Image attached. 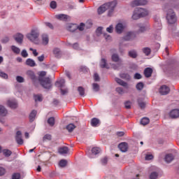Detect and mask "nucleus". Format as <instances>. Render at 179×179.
<instances>
[{
  "label": "nucleus",
  "mask_w": 179,
  "mask_h": 179,
  "mask_svg": "<svg viewBox=\"0 0 179 179\" xmlns=\"http://www.w3.org/2000/svg\"><path fill=\"white\" fill-rule=\"evenodd\" d=\"M117 0H114L103 4L98 8V15H103V13L108 9V16H111V15H113V12H114L115 6H117Z\"/></svg>",
  "instance_id": "nucleus-1"
},
{
  "label": "nucleus",
  "mask_w": 179,
  "mask_h": 179,
  "mask_svg": "<svg viewBox=\"0 0 179 179\" xmlns=\"http://www.w3.org/2000/svg\"><path fill=\"white\" fill-rule=\"evenodd\" d=\"M26 37L31 43H34L36 45L40 44V31L37 28L32 29L31 31L27 34Z\"/></svg>",
  "instance_id": "nucleus-2"
},
{
  "label": "nucleus",
  "mask_w": 179,
  "mask_h": 179,
  "mask_svg": "<svg viewBox=\"0 0 179 179\" xmlns=\"http://www.w3.org/2000/svg\"><path fill=\"white\" fill-rule=\"evenodd\" d=\"M39 83L43 87L44 89H51L52 86V83L51 82V78L47 77H39L38 79Z\"/></svg>",
  "instance_id": "nucleus-3"
},
{
  "label": "nucleus",
  "mask_w": 179,
  "mask_h": 179,
  "mask_svg": "<svg viewBox=\"0 0 179 179\" xmlns=\"http://www.w3.org/2000/svg\"><path fill=\"white\" fill-rule=\"evenodd\" d=\"M166 20H168V23L169 24H174L177 21V18L176 17V13L173 11V9H169L166 13Z\"/></svg>",
  "instance_id": "nucleus-4"
},
{
  "label": "nucleus",
  "mask_w": 179,
  "mask_h": 179,
  "mask_svg": "<svg viewBox=\"0 0 179 179\" xmlns=\"http://www.w3.org/2000/svg\"><path fill=\"white\" fill-rule=\"evenodd\" d=\"M125 29H127V24L125 22H119L115 26V31L117 34H121Z\"/></svg>",
  "instance_id": "nucleus-5"
},
{
  "label": "nucleus",
  "mask_w": 179,
  "mask_h": 179,
  "mask_svg": "<svg viewBox=\"0 0 179 179\" xmlns=\"http://www.w3.org/2000/svg\"><path fill=\"white\" fill-rule=\"evenodd\" d=\"M143 5H148L147 0H134L131 3L132 8H135V6H142Z\"/></svg>",
  "instance_id": "nucleus-6"
},
{
  "label": "nucleus",
  "mask_w": 179,
  "mask_h": 179,
  "mask_svg": "<svg viewBox=\"0 0 179 179\" xmlns=\"http://www.w3.org/2000/svg\"><path fill=\"white\" fill-rule=\"evenodd\" d=\"M56 19L62 22H68L71 20V16L66 14H58L55 15Z\"/></svg>",
  "instance_id": "nucleus-7"
},
{
  "label": "nucleus",
  "mask_w": 179,
  "mask_h": 179,
  "mask_svg": "<svg viewBox=\"0 0 179 179\" xmlns=\"http://www.w3.org/2000/svg\"><path fill=\"white\" fill-rule=\"evenodd\" d=\"M26 73L28 78H30L34 83H36V82L38 80V79H37V76H36V73H34V71L31 70H28Z\"/></svg>",
  "instance_id": "nucleus-8"
},
{
  "label": "nucleus",
  "mask_w": 179,
  "mask_h": 179,
  "mask_svg": "<svg viewBox=\"0 0 179 179\" xmlns=\"http://www.w3.org/2000/svg\"><path fill=\"white\" fill-rule=\"evenodd\" d=\"M136 11L138 12L141 17H145L149 15V10L146 8H136Z\"/></svg>",
  "instance_id": "nucleus-9"
},
{
  "label": "nucleus",
  "mask_w": 179,
  "mask_h": 179,
  "mask_svg": "<svg viewBox=\"0 0 179 179\" xmlns=\"http://www.w3.org/2000/svg\"><path fill=\"white\" fill-rule=\"evenodd\" d=\"M159 93L162 96H166V94H169V93H170V88L167 87V85H162L159 88Z\"/></svg>",
  "instance_id": "nucleus-10"
},
{
  "label": "nucleus",
  "mask_w": 179,
  "mask_h": 179,
  "mask_svg": "<svg viewBox=\"0 0 179 179\" xmlns=\"http://www.w3.org/2000/svg\"><path fill=\"white\" fill-rule=\"evenodd\" d=\"M15 141L18 145L23 144V138H22V131H17L15 136Z\"/></svg>",
  "instance_id": "nucleus-11"
},
{
  "label": "nucleus",
  "mask_w": 179,
  "mask_h": 179,
  "mask_svg": "<svg viewBox=\"0 0 179 179\" xmlns=\"http://www.w3.org/2000/svg\"><path fill=\"white\" fill-rule=\"evenodd\" d=\"M41 40L43 45H48V43L50 42V38L47 34H43L41 35Z\"/></svg>",
  "instance_id": "nucleus-12"
},
{
  "label": "nucleus",
  "mask_w": 179,
  "mask_h": 179,
  "mask_svg": "<svg viewBox=\"0 0 179 179\" xmlns=\"http://www.w3.org/2000/svg\"><path fill=\"white\" fill-rule=\"evenodd\" d=\"M169 117L171 118H178L179 117V109H173L170 111Z\"/></svg>",
  "instance_id": "nucleus-13"
},
{
  "label": "nucleus",
  "mask_w": 179,
  "mask_h": 179,
  "mask_svg": "<svg viewBox=\"0 0 179 179\" xmlns=\"http://www.w3.org/2000/svg\"><path fill=\"white\" fill-rule=\"evenodd\" d=\"M66 30H68V31H71L72 33H73V31H76V30H78V24H69L66 26Z\"/></svg>",
  "instance_id": "nucleus-14"
},
{
  "label": "nucleus",
  "mask_w": 179,
  "mask_h": 179,
  "mask_svg": "<svg viewBox=\"0 0 179 179\" xmlns=\"http://www.w3.org/2000/svg\"><path fill=\"white\" fill-rule=\"evenodd\" d=\"M24 37L23 34L18 33L15 35L14 38L17 43L22 44V43H23Z\"/></svg>",
  "instance_id": "nucleus-15"
},
{
  "label": "nucleus",
  "mask_w": 179,
  "mask_h": 179,
  "mask_svg": "<svg viewBox=\"0 0 179 179\" xmlns=\"http://www.w3.org/2000/svg\"><path fill=\"white\" fill-rule=\"evenodd\" d=\"M133 38H134V32L129 31L126 34V36H124L122 38V41H129L132 40Z\"/></svg>",
  "instance_id": "nucleus-16"
},
{
  "label": "nucleus",
  "mask_w": 179,
  "mask_h": 179,
  "mask_svg": "<svg viewBox=\"0 0 179 179\" xmlns=\"http://www.w3.org/2000/svg\"><path fill=\"white\" fill-rule=\"evenodd\" d=\"M8 107L10 108H17V101L15 99L8 100L7 102Z\"/></svg>",
  "instance_id": "nucleus-17"
},
{
  "label": "nucleus",
  "mask_w": 179,
  "mask_h": 179,
  "mask_svg": "<svg viewBox=\"0 0 179 179\" xmlns=\"http://www.w3.org/2000/svg\"><path fill=\"white\" fill-rule=\"evenodd\" d=\"M58 152L59 155H68L69 152V148H68L66 146L61 147L58 149Z\"/></svg>",
  "instance_id": "nucleus-18"
},
{
  "label": "nucleus",
  "mask_w": 179,
  "mask_h": 179,
  "mask_svg": "<svg viewBox=\"0 0 179 179\" xmlns=\"http://www.w3.org/2000/svg\"><path fill=\"white\" fill-rule=\"evenodd\" d=\"M118 148L121 152H125L128 150V144L127 143H121L119 144Z\"/></svg>",
  "instance_id": "nucleus-19"
},
{
  "label": "nucleus",
  "mask_w": 179,
  "mask_h": 179,
  "mask_svg": "<svg viewBox=\"0 0 179 179\" xmlns=\"http://www.w3.org/2000/svg\"><path fill=\"white\" fill-rule=\"evenodd\" d=\"M174 160V155L173 154H167L164 157L166 163H171Z\"/></svg>",
  "instance_id": "nucleus-20"
},
{
  "label": "nucleus",
  "mask_w": 179,
  "mask_h": 179,
  "mask_svg": "<svg viewBox=\"0 0 179 179\" xmlns=\"http://www.w3.org/2000/svg\"><path fill=\"white\" fill-rule=\"evenodd\" d=\"M0 115L1 117H6L8 115V110L3 106L0 105Z\"/></svg>",
  "instance_id": "nucleus-21"
},
{
  "label": "nucleus",
  "mask_w": 179,
  "mask_h": 179,
  "mask_svg": "<svg viewBox=\"0 0 179 179\" xmlns=\"http://www.w3.org/2000/svg\"><path fill=\"white\" fill-rule=\"evenodd\" d=\"M153 73V70L151 68H146L144 71L145 78H150Z\"/></svg>",
  "instance_id": "nucleus-22"
},
{
  "label": "nucleus",
  "mask_w": 179,
  "mask_h": 179,
  "mask_svg": "<svg viewBox=\"0 0 179 179\" xmlns=\"http://www.w3.org/2000/svg\"><path fill=\"white\" fill-rule=\"evenodd\" d=\"M55 86H57V87H60V89H62V87H64V86H65V80L60 79V80H57L55 83Z\"/></svg>",
  "instance_id": "nucleus-23"
},
{
  "label": "nucleus",
  "mask_w": 179,
  "mask_h": 179,
  "mask_svg": "<svg viewBox=\"0 0 179 179\" xmlns=\"http://www.w3.org/2000/svg\"><path fill=\"white\" fill-rule=\"evenodd\" d=\"M26 65L31 66V68L36 66V62L33 59H27L26 60Z\"/></svg>",
  "instance_id": "nucleus-24"
},
{
  "label": "nucleus",
  "mask_w": 179,
  "mask_h": 179,
  "mask_svg": "<svg viewBox=\"0 0 179 179\" xmlns=\"http://www.w3.org/2000/svg\"><path fill=\"white\" fill-rule=\"evenodd\" d=\"M91 125L92 127H97L98 125H100V120L94 117L91 120Z\"/></svg>",
  "instance_id": "nucleus-25"
},
{
  "label": "nucleus",
  "mask_w": 179,
  "mask_h": 179,
  "mask_svg": "<svg viewBox=\"0 0 179 179\" xmlns=\"http://www.w3.org/2000/svg\"><path fill=\"white\" fill-rule=\"evenodd\" d=\"M141 17L139 14V12L136 10V8L132 15V19L134 20H138V19H141Z\"/></svg>",
  "instance_id": "nucleus-26"
},
{
  "label": "nucleus",
  "mask_w": 179,
  "mask_h": 179,
  "mask_svg": "<svg viewBox=\"0 0 179 179\" xmlns=\"http://www.w3.org/2000/svg\"><path fill=\"white\" fill-rule=\"evenodd\" d=\"M137 27L138 28V33H143L146 31V27L143 24H138Z\"/></svg>",
  "instance_id": "nucleus-27"
},
{
  "label": "nucleus",
  "mask_w": 179,
  "mask_h": 179,
  "mask_svg": "<svg viewBox=\"0 0 179 179\" xmlns=\"http://www.w3.org/2000/svg\"><path fill=\"white\" fill-rule=\"evenodd\" d=\"M115 81L118 85H120V86H123V87H127V86H128V84L126 82L120 78H115Z\"/></svg>",
  "instance_id": "nucleus-28"
},
{
  "label": "nucleus",
  "mask_w": 179,
  "mask_h": 179,
  "mask_svg": "<svg viewBox=\"0 0 179 179\" xmlns=\"http://www.w3.org/2000/svg\"><path fill=\"white\" fill-rule=\"evenodd\" d=\"M36 115H37V111L32 110L29 115V120L31 121V122H33V121H34V118H36Z\"/></svg>",
  "instance_id": "nucleus-29"
},
{
  "label": "nucleus",
  "mask_w": 179,
  "mask_h": 179,
  "mask_svg": "<svg viewBox=\"0 0 179 179\" xmlns=\"http://www.w3.org/2000/svg\"><path fill=\"white\" fill-rule=\"evenodd\" d=\"M129 57L131 58H136V57H138V52L134 50H130L129 51Z\"/></svg>",
  "instance_id": "nucleus-30"
},
{
  "label": "nucleus",
  "mask_w": 179,
  "mask_h": 179,
  "mask_svg": "<svg viewBox=\"0 0 179 179\" xmlns=\"http://www.w3.org/2000/svg\"><path fill=\"white\" fill-rule=\"evenodd\" d=\"M101 68H106L108 69V66L107 65V60L106 59H101L100 62Z\"/></svg>",
  "instance_id": "nucleus-31"
},
{
  "label": "nucleus",
  "mask_w": 179,
  "mask_h": 179,
  "mask_svg": "<svg viewBox=\"0 0 179 179\" xmlns=\"http://www.w3.org/2000/svg\"><path fill=\"white\" fill-rule=\"evenodd\" d=\"M66 128L69 132H72L73 131V129L76 128V126H75L73 124H69L66 126Z\"/></svg>",
  "instance_id": "nucleus-32"
},
{
  "label": "nucleus",
  "mask_w": 179,
  "mask_h": 179,
  "mask_svg": "<svg viewBox=\"0 0 179 179\" xmlns=\"http://www.w3.org/2000/svg\"><path fill=\"white\" fill-rule=\"evenodd\" d=\"M11 50H12L13 52H14V54H17V55L20 54V48H19L15 45L11 46Z\"/></svg>",
  "instance_id": "nucleus-33"
},
{
  "label": "nucleus",
  "mask_w": 179,
  "mask_h": 179,
  "mask_svg": "<svg viewBox=\"0 0 179 179\" xmlns=\"http://www.w3.org/2000/svg\"><path fill=\"white\" fill-rule=\"evenodd\" d=\"M48 124H49L50 127H54V125L55 124V118H54L53 117H50L48 120Z\"/></svg>",
  "instance_id": "nucleus-34"
},
{
  "label": "nucleus",
  "mask_w": 179,
  "mask_h": 179,
  "mask_svg": "<svg viewBox=\"0 0 179 179\" xmlns=\"http://www.w3.org/2000/svg\"><path fill=\"white\" fill-rule=\"evenodd\" d=\"M101 152V150L97 147H94L92 149V155H99Z\"/></svg>",
  "instance_id": "nucleus-35"
},
{
  "label": "nucleus",
  "mask_w": 179,
  "mask_h": 179,
  "mask_svg": "<svg viewBox=\"0 0 179 179\" xmlns=\"http://www.w3.org/2000/svg\"><path fill=\"white\" fill-rule=\"evenodd\" d=\"M3 155L6 156V157H9L12 155V151L8 149H5L3 150Z\"/></svg>",
  "instance_id": "nucleus-36"
},
{
  "label": "nucleus",
  "mask_w": 179,
  "mask_h": 179,
  "mask_svg": "<svg viewBox=\"0 0 179 179\" xmlns=\"http://www.w3.org/2000/svg\"><path fill=\"white\" fill-rule=\"evenodd\" d=\"M120 76L122 79H126L127 80H129V79H131V76H129V74L128 73H121Z\"/></svg>",
  "instance_id": "nucleus-37"
},
{
  "label": "nucleus",
  "mask_w": 179,
  "mask_h": 179,
  "mask_svg": "<svg viewBox=\"0 0 179 179\" xmlns=\"http://www.w3.org/2000/svg\"><path fill=\"white\" fill-rule=\"evenodd\" d=\"M150 122L149 118L148 117H143L141 120V124L142 125H148V124Z\"/></svg>",
  "instance_id": "nucleus-38"
},
{
  "label": "nucleus",
  "mask_w": 179,
  "mask_h": 179,
  "mask_svg": "<svg viewBox=\"0 0 179 179\" xmlns=\"http://www.w3.org/2000/svg\"><path fill=\"white\" fill-rule=\"evenodd\" d=\"M112 61H113V62H118V61H120V56H118L117 54H113L112 55Z\"/></svg>",
  "instance_id": "nucleus-39"
},
{
  "label": "nucleus",
  "mask_w": 179,
  "mask_h": 179,
  "mask_svg": "<svg viewBox=\"0 0 179 179\" xmlns=\"http://www.w3.org/2000/svg\"><path fill=\"white\" fill-rule=\"evenodd\" d=\"M35 101H43V95L37 94L34 96Z\"/></svg>",
  "instance_id": "nucleus-40"
},
{
  "label": "nucleus",
  "mask_w": 179,
  "mask_h": 179,
  "mask_svg": "<svg viewBox=\"0 0 179 179\" xmlns=\"http://www.w3.org/2000/svg\"><path fill=\"white\" fill-rule=\"evenodd\" d=\"M138 103L139 107L142 110H143V108H145L146 107V103L145 102L142 101V100L138 99Z\"/></svg>",
  "instance_id": "nucleus-41"
},
{
  "label": "nucleus",
  "mask_w": 179,
  "mask_h": 179,
  "mask_svg": "<svg viewBox=\"0 0 179 179\" xmlns=\"http://www.w3.org/2000/svg\"><path fill=\"white\" fill-rule=\"evenodd\" d=\"M143 52L145 55H150V52H151V50L150 48H143Z\"/></svg>",
  "instance_id": "nucleus-42"
},
{
  "label": "nucleus",
  "mask_w": 179,
  "mask_h": 179,
  "mask_svg": "<svg viewBox=\"0 0 179 179\" xmlns=\"http://www.w3.org/2000/svg\"><path fill=\"white\" fill-rule=\"evenodd\" d=\"M78 92L80 96H85V88L83 87H78Z\"/></svg>",
  "instance_id": "nucleus-43"
},
{
  "label": "nucleus",
  "mask_w": 179,
  "mask_h": 179,
  "mask_svg": "<svg viewBox=\"0 0 179 179\" xmlns=\"http://www.w3.org/2000/svg\"><path fill=\"white\" fill-rule=\"evenodd\" d=\"M66 164H68V162L66 161V159H62L59 162V166L60 167H65Z\"/></svg>",
  "instance_id": "nucleus-44"
},
{
  "label": "nucleus",
  "mask_w": 179,
  "mask_h": 179,
  "mask_svg": "<svg viewBox=\"0 0 179 179\" xmlns=\"http://www.w3.org/2000/svg\"><path fill=\"white\" fill-rule=\"evenodd\" d=\"M53 54L55 55V57H59V55H61V50H59V48H55L53 50Z\"/></svg>",
  "instance_id": "nucleus-45"
},
{
  "label": "nucleus",
  "mask_w": 179,
  "mask_h": 179,
  "mask_svg": "<svg viewBox=\"0 0 179 179\" xmlns=\"http://www.w3.org/2000/svg\"><path fill=\"white\" fill-rule=\"evenodd\" d=\"M92 89H93L94 92H99V90H100V86L97 83H93Z\"/></svg>",
  "instance_id": "nucleus-46"
},
{
  "label": "nucleus",
  "mask_w": 179,
  "mask_h": 179,
  "mask_svg": "<svg viewBox=\"0 0 179 179\" xmlns=\"http://www.w3.org/2000/svg\"><path fill=\"white\" fill-rule=\"evenodd\" d=\"M16 80L18 83H23V82H24V78L20 76H17L16 77Z\"/></svg>",
  "instance_id": "nucleus-47"
},
{
  "label": "nucleus",
  "mask_w": 179,
  "mask_h": 179,
  "mask_svg": "<svg viewBox=\"0 0 179 179\" xmlns=\"http://www.w3.org/2000/svg\"><path fill=\"white\" fill-rule=\"evenodd\" d=\"M21 55H22V57H23V58H27L29 57V53H27V50H23L21 52Z\"/></svg>",
  "instance_id": "nucleus-48"
},
{
  "label": "nucleus",
  "mask_w": 179,
  "mask_h": 179,
  "mask_svg": "<svg viewBox=\"0 0 179 179\" xmlns=\"http://www.w3.org/2000/svg\"><path fill=\"white\" fill-rule=\"evenodd\" d=\"M0 78L3 79H8V74L0 70Z\"/></svg>",
  "instance_id": "nucleus-49"
},
{
  "label": "nucleus",
  "mask_w": 179,
  "mask_h": 179,
  "mask_svg": "<svg viewBox=\"0 0 179 179\" xmlns=\"http://www.w3.org/2000/svg\"><path fill=\"white\" fill-rule=\"evenodd\" d=\"M137 90H142L143 89V83H138L136 85Z\"/></svg>",
  "instance_id": "nucleus-50"
},
{
  "label": "nucleus",
  "mask_w": 179,
  "mask_h": 179,
  "mask_svg": "<svg viewBox=\"0 0 179 179\" xmlns=\"http://www.w3.org/2000/svg\"><path fill=\"white\" fill-rule=\"evenodd\" d=\"M51 134H45L43 138V141H51Z\"/></svg>",
  "instance_id": "nucleus-51"
},
{
  "label": "nucleus",
  "mask_w": 179,
  "mask_h": 179,
  "mask_svg": "<svg viewBox=\"0 0 179 179\" xmlns=\"http://www.w3.org/2000/svg\"><path fill=\"white\" fill-rule=\"evenodd\" d=\"M158 174H157V173H156V172H152L150 175V179H156V178H157V177H158Z\"/></svg>",
  "instance_id": "nucleus-52"
},
{
  "label": "nucleus",
  "mask_w": 179,
  "mask_h": 179,
  "mask_svg": "<svg viewBox=\"0 0 179 179\" xmlns=\"http://www.w3.org/2000/svg\"><path fill=\"white\" fill-rule=\"evenodd\" d=\"M60 92L62 96H65V94H68V92H69L68 88H65V89L60 88Z\"/></svg>",
  "instance_id": "nucleus-53"
},
{
  "label": "nucleus",
  "mask_w": 179,
  "mask_h": 179,
  "mask_svg": "<svg viewBox=\"0 0 179 179\" xmlns=\"http://www.w3.org/2000/svg\"><path fill=\"white\" fill-rule=\"evenodd\" d=\"M12 179H20V173H13L12 176Z\"/></svg>",
  "instance_id": "nucleus-54"
},
{
  "label": "nucleus",
  "mask_w": 179,
  "mask_h": 179,
  "mask_svg": "<svg viewBox=\"0 0 179 179\" xmlns=\"http://www.w3.org/2000/svg\"><path fill=\"white\" fill-rule=\"evenodd\" d=\"M78 30H80V31H83V30L85 29V24L83 23H80L79 26H78Z\"/></svg>",
  "instance_id": "nucleus-55"
},
{
  "label": "nucleus",
  "mask_w": 179,
  "mask_h": 179,
  "mask_svg": "<svg viewBox=\"0 0 179 179\" xmlns=\"http://www.w3.org/2000/svg\"><path fill=\"white\" fill-rule=\"evenodd\" d=\"M106 31H108V33H113V31H114V27H113V25H110V27H107Z\"/></svg>",
  "instance_id": "nucleus-56"
},
{
  "label": "nucleus",
  "mask_w": 179,
  "mask_h": 179,
  "mask_svg": "<svg viewBox=\"0 0 179 179\" xmlns=\"http://www.w3.org/2000/svg\"><path fill=\"white\" fill-rule=\"evenodd\" d=\"M116 92H117V93H119V94H124V90L122 89V87H117L116 88Z\"/></svg>",
  "instance_id": "nucleus-57"
},
{
  "label": "nucleus",
  "mask_w": 179,
  "mask_h": 179,
  "mask_svg": "<svg viewBox=\"0 0 179 179\" xmlns=\"http://www.w3.org/2000/svg\"><path fill=\"white\" fill-rule=\"evenodd\" d=\"M50 8H52V9H55L57 8V2L54 1H51Z\"/></svg>",
  "instance_id": "nucleus-58"
},
{
  "label": "nucleus",
  "mask_w": 179,
  "mask_h": 179,
  "mask_svg": "<svg viewBox=\"0 0 179 179\" xmlns=\"http://www.w3.org/2000/svg\"><path fill=\"white\" fill-rule=\"evenodd\" d=\"M124 107L125 108L129 109L131 108V101H127L124 103Z\"/></svg>",
  "instance_id": "nucleus-59"
},
{
  "label": "nucleus",
  "mask_w": 179,
  "mask_h": 179,
  "mask_svg": "<svg viewBox=\"0 0 179 179\" xmlns=\"http://www.w3.org/2000/svg\"><path fill=\"white\" fill-rule=\"evenodd\" d=\"M102 30H103V27H99L97 28V29L96 31L97 36H99L100 34H101Z\"/></svg>",
  "instance_id": "nucleus-60"
},
{
  "label": "nucleus",
  "mask_w": 179,
  "mask_h": 179,
  "mask_svg": "<svg viewBox=\"0 0 179 179\" xmlns=\"http://www.w3.org/2000/svg\"><path fill=\"white\" fill-rule=\"evenodd\" d=\"M80 69L81 72H89V69L86 66H81Z\"/></svg>",
  "instance_id": "nucleus-61"
},
{
  "label": "nucleus",
  "mask_w": 179,
  "mask_h": 179,
  "mask_svg": "<svg viewBox=\"0 0 179 179\" xmlns=\"http://www.w3.org/2000/svg\"><path fill=\"white\" fill-rule=\"evenodd\" d=\"M6 173V170L3 167H0V176H3Z\"/></svg>",
  "instance_id": "nucleus-62"
},
{
  "label": "nucleus",
  "mask_w": 179,
  "mask_h": 179,
  "mask_svg": "<svg viewBox=\"0 0 179 179\" xmlns=\"http://www.w3.org/2000/svg\"><path fill=\"white\" fill-rule=\"evenodd\" d=\"M107 162H108L107 157H104L101 160V164L103 165L107 164Z\"/></svg>",
  "instance_id": "nucleus-63"
},
{
  "label": "nucleus",
  "mask_w": 179,
  "mask_h": 179,
  "mask_svg": "<svg viewBox=\"0 0 179 179\" xmlns=\"http://www.w3.org/2000/svg\"><path fill=\"white\" fill-rule=\"evenodd\" d=\"M153 159V156L152 155H147L145 156V160H152Z\"/></svg>",
  "instance_id": "nucleus-64"
}]
</instances>
